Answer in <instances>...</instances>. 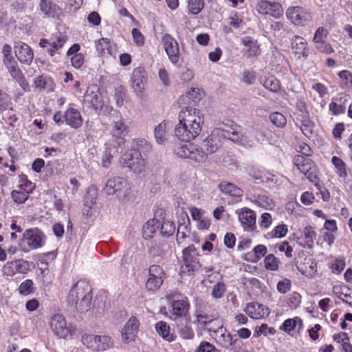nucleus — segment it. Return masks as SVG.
Instances as JSON below:
<instances>
[{
  "instance_id": "f257e3e1",
  "label": "nucleus",
  "mask_w": 352,
  "mask_h": 352,
  "mask_svg": "<svg viewBox=\"0 0 352 352\" xmlns=\"http://www.w3.org/2000/svg\"><path fill=\"white\" fill-rule=\"evenodd\" d=\"M91 298V286L85 281L79 280L71 287L67 303L72 309L81 313L89 309Z\"/></svg>"
},
{
  "instance_id": "f03ea898",
  "label": "nucleus",
  "mask_w": 352,
  "mask_h": 352,
  "mask_svg": "<svg viewBox=\"0 0 352 352\" xmlns=\"http://www.w3.org/2000/svg\"><path fill=\"white\" fill-rule=\"evenodd\" d=\"M175 152L181 158H188L198 163H203L208 158V154L201 147L190 142L179 143L175 148Z\"/></svg>"
},
{
  "instance_id": "7ed1b4c3",
  "label": "nucleus",
  "mask_w": 352,
  "mask_h": 352,
  "mask_svg": "<svg viewBox=\"0 0 352 352\" xmlns=\"http://www.w3.org/2000/svg\"><path fill=\"white\" fill-rule=\"evenodd\" d=\"M122 166L127 167L134 173H140L145 168V160L138 151L130 150L125 153L121 160Z\"/></svg>"
},
{
  "instance_id": "20e7f679",
  "label": "nucleus",
  "mask_w": 352,
  "mask_h": 352,
  "mask_svg": "<svg viewBox=\"0 0 352 352\" xmlns=\"http://www.w3.org/2000/svg\"><path fill=\"white\" fill-rule=\"evenodd\" d=\"M207 331L214 338L216 342L223 348L231 349L232 346L238 341L237 339H234L233 336L223 327V324H220L219 322L216 327H208Z\"/></svg>"
},
{
  "instance_id": "39448f33",
  "label": "nucleus",
  "mask_w": 352,
  "mask_h": 352,
  "mask_svg": "<svg viewBox=\"0 0 352 352\" xmlns=\"http://www.w3.org/2000/svg\"><path fill=\"white\" fill-rule=\"evenodd\" d=\"M287 19L296 26H305L312 21L311 13L300 6L289 8L286 11Z\"/></svg>"
},
{
  "instance_id": "423d86ee",
  "label": "nucleus",
  "mask_w": 352,
  "mask_h": 352,
  "mask_svg": "<svg viewBox=\"0 0 352 352\" xmlns=\"http://www.w3.org/2000/svg\"><path fill=\"white\" fill-rule=\"evenodd\" d=\"M108 195H116L119 199H124L127 195V182L120 177H115L109 179L103 189Z\"/></svg>"
},
{
  "instance_id": "0eeeda50",
  "label": "nucleus",
  "mask_w": 352,
  "mask_h": 352,
  "mask_svg": "<svg viewBox=\"0 0 352 352\" xmlns=\"http://www.w3.org/2000/svg\"><path fill=\"white\" fill-rule=\"evenodd\" d=\"M179 122L192 124L194 128L202 126L204 124L203 115L199 110L192 107H186L183 108L178 115Z\"/></svg>"
},
{
  "instance_id": "6e6552de",
  "label": "nucleus",
  "mask_w": 352,
  "mask_h": 352,
  "mask_svg": "<svg viewBox=\"0 0 352 352\" xmlns=\"http://www.w3.org/2000/svg\"><path fill=\"white\" fill-rule=\"evenodd\" d=\"M298 170L311 182L318 177V170L314 162L309 157L298 155L296 158Z\"/></svg>"
},
{
  "instance_id": "1a4fd4ad",
  "label": "nucleus",
  "mask_w": 352,
  "mask_h": 352,
  "mask_svg": "<svg viewBox=\"0 0 352 352\" xmlns=\"http://www.w3.org/2000/svg\"><path fill=\"white\" fill-rule=\"evenodd\" d=\"M201 267L199 262L198 254L194 246H189L183 250V272L186 270L191 273L198 270Z\"/></svg>"
},
{
  "instance_id": "9d476101",
  "label": "nucleus",
  "mask_w": 352,
  "mask_h": 352,
  "mask_svg": "<svg viewBox=\"0 0 352 352\" xmlns=\"http://www.w3.org/2000/svg\"><path fill=\"white\" fill-rule=\"evenodd\" d=\"M84 103L96 111H100L103 107L102 96L96 86L89 87L84 95Z\"/></svg>"
},
{
  "instance_id": "9b49d317",
  "label": "nucleus",
  "mask_w": 352,
  "mask_h": 352,
  "mask_svg": "<svg viewBox=\"0 0 352 352\" xmlns=\"http://www.w3.org/2000/svg\"><path fill=\"white\" fill-rule=\"evenodd\" d=\"M192 124L186 123H178L175 127V135L182 142H190L199 135L201 131V126L193 129Z\"/></svg>"
},
{
  "instance_id": "f8f14e48",
  "label": "nucleus",
  "mask_w": 352,
  "mask_h": 352,
  "mask_svg": "<svg viewBox=\"0 0 352 352\" xmlns=\"http://www.w3.org/2000/svg\"><path fill=\"white\" fill-rule=\"evenodd\" d=\"M189 308L190 305L186 298L174 300L171 302L170 318L174 320L180 319L181 321H187L189 318L187 317Z\"/></svg>"
},
{
  "instance_id": "ddd939ff",
  "label": "nucleus",
  "mask_w": 352,
  "mask_h": 352,
  "mask_svg": "<svg viewBox=\"0 0 352 352\" xmlns=\"http://www.w3.org/2000/svg\"><path fill=\"white\" fill-rule=\"evenodd\" d=\"M162 42L169 60L173 64L179 61V45L177 41L170 34H166L162 36Z\"/></svg>"
},
{
  "instance_id": "4468645a",
  "label": "nucleus",
  "mask_w": 352,
  "mask_h": 352,
  "mask_svg": "<svg viewBox=\"0 0 352 352\" xmlns=\"http://www.w3.org/2000/svg\"><path fill=\"white\" fill-rule=\"evenodd\" d=\"M221 133V128L215 129L210 135L204 141L203 147L205 148L208 153H214L222 147L223 140Z\"/></svg>"
},
{
  "instance_id": "2eb2a0df",
  "label": "nucleus",
  "mask_w": 352,
  "mask_h": 352,
  "mask_svg": "<svg viewBox=\"0 0 352 352\" xmlns=\"http://www.w3.org/2000/svg\"><path fill=\"white\" fill-rule=\"evenodd\" d=\"M23 243L28 245L27 249L24 248L25 252L41 248L43 245L41 232L36 228L25 230L23 233Z\"/></svg>"
},
{
  "instance_id": "dca6fc26",
  "label": "nucleus",
  "mask_w": 352,
  "mask_h": 352,
  "mask_svg": "<svg viewBox=\"0 0 352 352\" xmlns=\"http://www.w3.org/2000/svg\"><path fill=\"white\" fill-rule=\"evenodd\" d=\"M256 10L261 14H270L276 19H279L283 14L282 6L276 2L261 1L256 6Z\"/></svg>"
},
{
  "instance_id": "f3484780",
  "label": "nucleus",
  "mask_w": 352,
  "mask_h": 352,
  "mask_svg": "<svg viewBox=\"0 0 352 352\" xmlns=\"http://www.w3.org/2000/svg\"><path fill=\"white\" fill-rule=\"evenodd\" d=\"M14 50L19 61L22 64L30 65L34 58V53L31 47L25 43L16 41Z\"/></svg>"
},
{
  "instance_id": "a211bd4d",
  "label": "nucleus",
  "mask_w": 352,
  "mask_h": 352,
  "mask_svg": "<svg viewBox=\"0 0 352 352\" xmlns=\"http://www.w3.org/2000/svg\"><path fill=\"white\" fill-rule=\"evenodd\" d=\"M51 328L58 337L66 338L71 336V331L67 325L65 318L60 314H56L51 318Z\"/></svg>"
},
{
  "instance_id": "6ab92c4d",
  "label": "nucleus",
  "mask_w": 352,
  "mask_h": 352,
  "mask_svg": "<svg viewBox=\"0 0 352 352\" xmlns=\"http://www.w3.org/2000/svg\"><path fill=\"white\" fill-rule=\"evenodd\" d=\"M140 327L139 320L136 317H131L124 326L121 334L122 341L125 343L133 341L137 336Z\"/></svg>"
},
{
  "instance_id": "aec40b11",
  "label": "nucleus",
  "mask_w": 352,
  "mask_h": 352,
  "mask_svg": "<svg viewBox=\"0 0 352 352\" xmlns=\"http://www.w3.org/2000/svg\"><path fill=\"white\" fill-rule=\"evenodd\" d=\"M239 220L243 229L247 231H252L256 226V215L253 210L248 208H243L236 211Z\"/></svg>"
},
{
  "instance_id": "412c9836",
  "label": "nucleus",
  "mask_w": 352,
  "mask_h": 352,
  "mask_svg": "<svg viewBox=\"0 0 352 352\" xmlns=\"http://www.w3.org/2000/svg\"><path fill=\"white\" fill-rule=\"evenodd\" d=\"M132 87L138 95L142 94L146 82V72L144 68L139 67L133 69L132 73Z\"/></svg>"
},
{
  "instance_id": "4be33fe9",
  "label": "nucleus",
  "mask_w": 352,
  "mask_h": 352,
  "mask_svg": "<svg viewBox=\"0 0 352 352\" xmlns=\"http://www.w3.org/2000/svg\"><path fill=\"white\" fill-rule=\"evenodd\" d=\"M128 131V126L122 118L113 122L111 133L116 138L118 146H121L124 143V137L127 135Z\"/></svg>"
},
{
  "instance_id": "5701e85b",
  "label": "nucleus",
  "mask_w": 352,
  "mask_h": 352,
  "mask_svg": "<svg viewBox=\"0 0 352 352\" xmlns=\"http://www.w3.org/2000/svg\"><path fill=\"white\" fill-rule=\"evenodd\" d=\"M245 313L253 319H259L269 316L270 311L266 306L255 303H248L245 309Z\"/></svg>"
},
{
  "instance_id": "b1692460",
  "label": "nucleus",
  "mask_w": 352,
  "mask_h": 352,
  "mask_svg": "<svg viewBox=\"0 0 352 352\" xmlns=\"http://www.w3.org/2000/svg\"><path fill=\"white\" fill-rule=\"evenodd\" d=\"M64 118L66 124L74 129L80 128L83 122L80 111L71 106L65 112Z\"/></svg>"
},
{
  "instance_id": "393cba45",
  "label": "nucleus",
  "mask_w": 352,
  "mask_h": 352,
  "mask_svg": "<svg viewBox=\"0 0 352 352\" xmlns=\"http://www.w3.org/2000/svg\"><path fill=\"white\" fill-rule=\"evenodd\" d=\"M223 140L228 139L236 144L245 145L247 143L246 137L239 131L234 128L229 129H221Z\"/></svg>"
},
{
  "instance_id": "a878e982",
  "label": "nucleus",
  "mask_w": 352,
  "mask_h": 352,
  "mask_svg": "<svg viewBox=\"0 0 352 352\" xmlns=\"http://www.w3.org/2000/svg\"><path fill=\"white\" fill-rule=\"evenodd\" d=\"M316 236V233L314 228L308 226L304 228L302 235L298 237L297 243L304 248H311Z\"/></svg>"
},
{
  "instance_id": "bb28decb",
  "label": "nucleus",
  "mask_w": 352,
  "mask_h": 352,
  "mask_svg": "<svg viewBox=\"0 0 352 352\" xmlns=\"http://www.w3.org/2000/svg\"><path fill=\"white\" fill-rule=\"evenodd\" d=\"M241 43L245 47V51L248 57L256 56L260 54L261 49L256 40L250 36H244L241 40Z\"/></svg>"
},
{
  "instance_id": "cd10ccee",
  "label": "nucleus",
  "mask_w": 352,
  "mask_h": 352,
  "mask_svg": "<svg viewBox=\"0 0 352 352\" xmlns=\"http://www.w3.org/2000/svg\"><path fill=\"white\" fill-rule=\"evenodd\" d=\"M291 45L293 52L298 55L307 58V42L305 39L300 36H294L291 40Z\"/></svg>"
},
{
  "instance_id": "c85d7f7f",
  "label": "nucleus",
  "mask_w": 352,
  "mask_h": 352,
  "mask_svg": "<svg viewBox=\"0 0 352 352\" xmlns=\"http://www.w3.org/2000/svg\"><path fill=\"white\" fill-rule=\"evenodd\" d=\"M195 316L196 320L195 323L197 324V327L206 330L208 327H214L211 326L213 323L218 322L217 320L213 316L208 315L201 311H197Z\"/></svg>"
},
{
  "instance_id": "c756f323",
  "label": "nucleus",
  "mask_w": 352,
  "mask_h": 352,
  "mask_svg": "<svg viewBox=\"0 0 352 352\" xmlns=\"http://www.w3.org/2000/svg\"><path fill=\"white\" fill-rule=\"evenodd\" d=\"M34 85L39 91H46L47 92L53 91L56 87L51 77L43 75L35 78Z\"/></svg>"
},
{
  "instance_id": "7c9ffc66",
  "label": "nucleus",
  "mask_w": 352,
  "mask_h": 352,
  "mask_svg": "<svg viewBox=\"0 0 352 352\" xmlns=\"http://www.w3.org/2000/svg\"><path fill=\"white\" fill-rule=\"evenodd\" d=\"M65 43L64 37H58L56 41H49L45 38L41 39L39 45L41 47H47V52L51 56H53L54 52L60 49Z\"/></svg>"
},
{
  "instance_id": "2f4dec72",
  "label": "nucleus",
  "mask_w": 352,
  "mask_h": 352,
  "mask_svg": "<svg viewBox=\"0 0 352 352\" xmlns=\"http://www.w3.org/2000/svg\"><path fill=\"white\" fill-rule=\"evenodd\" d=\"M219 189L224 194L240 197L243 195V190L231 182H221L219 184Z\"/></svg>"
},
{
  "instance_id": "473e14b6",
  "label": "nucleus",
  "mask_w": 352,
  "mask_h": 352,
  "mask_svg": "<svg viewBox=\"0 0 352 352\" xmlns=\"http://www.w3.org/2000/svg\"><path fill=\"white\" fill-rule=\"evenodd\" d=\"M157 333L165 340L171 342L175 340V336L170 333V327L164 321H160L155 324Z\"/></svg>"
},
{
  "instance_id": "72a5a7b5",
  "label": "nucleus",
  "mask_w": 352,
  "mask_h": 352,
  "mask_svg": "<svg viewBox=\"0 0 352 352\" xmlns=\"http://www.w3.org/2000/svg\"><path fill=\"white\" fill-rule=\"evenodd\" d=\"M160 226V223L157 220L154 219L148 220L142 228L143 237L146 239L152 238Z\"/></svg>"
},
{
  "instance_id": "f704fd0d",
  "label": "nucleus",
  "mask_w": 352,
  "mask_h": 352,
  "mask_svg": "<svg viewBox=\"0 0 352 352\" xmlns=\"http://www.w3.org/2000/svg\"><path fill=\"white\" fill-rule=\"evenodd\" d=\"M168 250V246L166 243H155L150 248L149 253L153 258L160 260L166 255Z\"/></svg>"
},
{
  "instance_id": "c9c22d12",
  "label": "nucleus",
  "mask_w": 352,
  "mask_h": 352,
  "mask_svg": "<svg viewBox=\"0 0 352 352\" xmlns=\"http://www.w3.org/2000/svg\"><path fill=\"white\" fill-rule=\"evenodd\" d=\"M177 329L179 336L184 340H191L195 336L194 331L190 322V318L185 321V324H182L180 326L177 324Z\"/></svg>"
},
{
  "instance_id": "e433bc0d",
  "label": "nucleus",
  "mask_w": 352,
  "mask_h": 352,
  "mask_svg": "<svg viewBox=\"0 0 352 352\" xmlns=\"http://www.w3.org/2000/svg\"><path fill=\"white\" fill-rule=\"evenodd\" d=\"M41 10L46 15H54L60 10V8L51 0H41Z\"/></svg>"
},
{
  "instance_id": "4c0bfd02",
  "label": "nucleus",
  "mask_w": 352,
  "mask_h": 352,
  "mask_svg": "<svg viewBox=\"0 0 352 352\" xmlns=\"http://www.w3.org/2000/svg\"><path fill=\"white\" fill-rule=\"evenodd\" d=\"M3 64L13 79L19 78V76L23 74L15 59L7 60L3 62Z\"/></svg>"
},
{
  "instance_id": "58836bf2",
  "label": "nucleus",
  "mask_w": 352,
  "mask_h": 352,
  "mask_svg": "<svg viewBox=\"0 0 352 352\" xmlns=\"http://www.w3.org/2000/svg\"><path fill=\"white\" fill-rule=\"evenodd\" d=\"M167 123L164 121L160 123L155 129V138L158 144H162L167 140Z\"/></svg>"
},
{
  "instance_id": "ea45409f",
  "label": "nucleus",
  "mask_w": 352,
  "mask_h": 352,
  "mask_svg": "<svg viewBox=\"0 0 352 352\" xmlns=\"http://www.w3.org/2000/svg\"><path fill=\"white\" fill-rule=\"evenodd\" d=\"M98 351H104L113 346V340L108 336H98Z\"/></svg>"
},
{
  "instance_id": "a19ab883",
  "label": "nucleus",
  "mask_w": 352,
  "mask_h": 352,
  "mask_svg": "<svg viewBox=\"0 0 352 352\" xmlns=\"http://www.w3.org/2000/svg\"><path fill=\"white\" fill-rule=\"evenodd\" d=\"M298 324H300V325L302 324V320L298 317L287 319L280 327V330L289 333L292 330L294 329Z\"/></svg>"
},
{
  "instance_id": "79ce46f5",
  "label": "nucleus",
  "mask_w": 352,
  "mask_h": 352,
  "mask_svg": "<svg viewBox=\"0 0 352 352\" xmlns=\"http://www.w3.org/2000/svg\"><path fill=\"white\" fill-rule=\"evenodd\" d=\"M131 150L138 151L141 154L142 153H146L151 150V146L145 139H136L133 141Z\"/></svg>"
},
{
  "instance_id": "37998d69",
  "label": "nucleus",
  "mask_w": 352,
  "mask_h": 352,
  "mask_svg": "<svg viewBox=\"0 0 352 352\" xmlns=\"http://www.w3.org/2000/svg\"><path fill=\"white\" fill-rule=\"evenodd\" d=\"M254 201L256 205L265 209H272L274 206L273 200L265 195H258Z\"/></svg>"
},
{
  "instance_id": "c03bdc74",
  "label": "nucleus",
  "mask_w": 352,
  "mask_h": 352,
  "mask_svg": "<svg viewBox=\"0 0 352 352\" xmlns=\"http://www.w3.org/2000/svg\"><path fill=\"white\" fill-rule=\"evenodd\" d=\"M331 162L336 167L339 177H345L347 175L346 164L340 158L334 156L331 159Z\"/></svg>"
},
{
  "instance_id": "a18cd8bd",
  "label": "nucleus",
  "mask_w": 352,
  "mask_h": 352,
  "mask_svg": "<svg viewBox=\"0 0 352 352\" xmlns=\"http://www.w3.org/2000/svg\"><path fill=\"white\" fill-rule=\"evenodd\" d=\"M204 0H188V11L192 14H197L204 9Z\"/></svg>"
},
{
  "instance_id": "49530a36",
  "label": "nucleus",
  "mask_w": 352,
  "mask_h": 352,
  "mask_svg": "<svg viewBox=\"0 0 352 352\" xmlns=\"http://www.w3.org/2000/svg\"><path fill=\"white\" fill-rule=\"evenodd\" d=\"M97 339L98 336L91 334L83 336L81 340L82 344L87 346V348L98 351Z\"/></svg>"
},
{
  "instance_id": "de8ad7c7",
  "label": "nucleus",
  "mask_w": 352,
  "mask_h": 352,
  "mask_svg": "<svg viewBox=\"0 0 352 352\" xmlns=\"http://www.w3.org/2000/svg\"><path fill=\"white\" fill-rule=\"evenodd\" d=\"M160 227V233L164 236H170L175 232V225L172 221H165Z\"/></svg>"
},
{
  "instance_id": "09e8293b",
  "label": "nucleus",
  "mask_w": 352,
  "mask_h": 352,
  "mask_svg": "<svg viewBox=\"0 0 352 352\" xmlns=\"http://www.w3.org/2000/svg\"><path fill=\"white\" fill-rule=\"evenodd\" d=\"M263 86L272 92H277L280 89L279 80L272 76L264 81Z\"/></svg>"
},
{
  "instance_id": "8fccbe9b",
  "label": "nucleus",
  "mask_w": 352,
  "mask_h": 352,
  "mask_svg": "<svg viewBox=\"0 0 352 352\" xmlns=\"http://www.w3.org/2000/svg\"><path fill=\"white\" fill-rule=\"evenodd\" d=\"M272 122L277 127L282 128L286 125L287 119L285 116L279 112H274L270 115Z\"/></svg>"
},
{
  "instance_id": "3c124183",
  "label": "nucleus",
  "mask_w": 352,
  "mask_h": 352,
  "mask_svg": "<svg viewBox=\"0 0 352 352\" xmlns=\"http://www.w3.org/2000/svg\"><path fill=\"white\" fill-rule=\"evenodd\" d=\"M148 275L155 279H162V280L165 278L164 271L158 265H153L149 267Z\"/></svg>"
},
{
  "instance_id": "603ef678",
  "label": "nucleus",
  "mask_w": 352,
  "mask_h": 352,
  "mask_svg": "<svg viewBox=\"0 0 352 352\" xmlns=\"http://www.w3.org/2000/svg\"><path fill=\"white\" fill-rule=\"evenodd\" d=\"M265 267L266 269L276 271L278 268L279 261L273 254L267 256L264 261Z\"/></svg>"
},
{
  "instance_id": "864d4df0",
  "label": "nucleus",
  "mask_w": 352,
  "mask_h": 352,
  "mask_svg": "<svg viewBox=\"0 0 352 352\" xmlns=\"http://www.w3.org/2000/svg\"><path fill=\"white\" fill-rule=\"evenodd\" d=\"M261 182L263 184H266L267 187L270 189H276L277 188V179L274 175H267L261 176L260 178Z\"/></svg>"
},
{
  "instance_id": "5fc2aeb1",
  "label": "nucleus",
  "mask_w": 352,
  "mask_h": 352,
  "mask_svg": "<svg viewBox=\"0 0 352 352\" xmlns=\"http://www.w3.org/2000/svg\"><path fill=\"white\" fill-rule=\"evenodd\" d=\"M163 281L162 279H155V278L149 276L146 283V288L150 291H155L161 287Z\"/></svg>"
},
{
  "instance_id": "6e6d98bb",
  "label": "nucleus",
  "mask_w": 352,
  "mask_h": 352,
  "mask_svg": "<svg viewBox=\"0 0 352 352\" xmlns=\"http://www.w3.org/2000/svg\"><path fill=\"white\" fill-rule=\"evenodd\" d=\"M301 302V296L297 292H293L289 296L287 304L292 309L297 308Z\"/></svg>"
},
{
  "instance_id": "4d7b16f0",
  "label": "nucleus",
  "mask_w": 352,
  "mask_h": 352,
  "mask_svg": "<svg viewBox=\"0 0 352 352\" xmlns=\"http://www.w3.org/2000/svg\"><path fill=\"white\" fill-rule=\"evenodd\" d=\"M203 91L198 88H191L187 93L186 97L192 100V102L196 103L199 101L202 97Z\"/></svg>"
},
{
  "instance_id": "13d9d810",
  "label": "nucleus",
  "mask_w": 352,
  "mask_h": 352,
  "mask_svg": "<svg viewBox=\"0 0 352 352\" xmlns=\"http://www.w3.org/2000/svg\"><path fill=\"white\" fill-rule=\"evenodd\" d=\"M226 292V286L223 283L218 282L213 287L212 295L216 298H221Z\"/></svg>"
},
{
  "instance_id": "bf43d9fd",
  "label": "nucleus",
  "mask_w": 352,
  "mask_h": 352,
  "mask_svg": "<svg viewBox=\"0 0 352 352\" xmlns=\"http://www.w3.org/2000/svg\"><path fill=\"white\" fill-rule=\"evenodd\" d=\"M196 352H220V351L211 343L203 341L200 343Z\"/></svg>"
},
{
  "instance_id": "052dcab7",
  "label": "nucleus",
  "mask_w": 352,
  "mask_h": 352,
  "mask_svg": "<svg viewBox=\"0 0 352 352\" xmlns=\"http://www.w3.org/2000/svg\"><path fill=\"white\" fill-rule=\"evenodd\" d=\"M288 232L287 226L285 224L278 225L274 228L272 232V237L282 238L285 236Z\"/></svg>"
},
{
  "instance_id": "680f3d73",
  "label": "nucleus",
  "mask_w": 352,
  "mask_h": 352,
  "mask_svg": "<svg viewBox=\"0 0 352 352\" xmlns=\"http://www.w3.org/2000/svg\"><path fill=\"white\" fill-rule=\"evenodd\" d=\"M15 266L17 273L25 274L30 270V263L23 259H18L15 261Z\"/></svg>"
},
{
  "instance_id": "e2e57ef3",
  "label": "nucleus",
  "mask_w": 352,
  "mask_h": 352,
  "mask_svg": "<svg viewBox=\"0 0 352 352\" xmlns=\"http://www.w3.org/2000/svg\"><path fill=\"white\" fill-rule=\"evenodd\" d=\"M11 197L14 202L17 204L24 203L28 198L27 192L13 190L11 193Z\"/></svg>"
},
{
  "instance_id": "0e129e2a",
  "label": "nucleus",
  "mask_w": 352,
  "mask_h": 352,
  "mask_svg": "<svg viewBox=\"0 0 352 352\" xmlns=\"http://www.w3.org/2000/svg\"><path fill=\"white\" fill-rule=\"evenodd\" d=\"M33 282L30 279H27L23 281L19 286V290L20 294L23 295L29 294L32 292Z\"/></svg>"
},
{
  "instance_id": "69168bd1",
  "label": "nucleus",
  "mask_w": 352,
  "mask_h": 352,
  "mask_svg": "<svg viewBox=\"0 0 352 352\" xmlns=\"http://www.w3.org/2000/svg\"><path fill=\"white\" fill-rule=\"evenodd\" d=\"M292 283L290 280L285 278L277 284V290L281 294H285L291 289Z\"/></svg>"
},
{
  "instance_id": "338daca9",
  "label": "nucleus",
  "mask_w": 352,
  "mask_h": 352,
  "mask_svg": "<svg viewBox=\"0 0 352 352\" xmlns=\"http://www.w3.org/2000/svg\"><path fill=\"white\" fill-rule=\"evenodd\" d=\"M15 261L8 262L3 267L4 274L12 276L17 273Z\"/></svg>"
},
{
  "instance_id": "774afa93",
  "label": "nucleus",
  "mask_w": 352,
  "mask_h": 352,
  "mask_svg": "<svg viewBox=\"0 0 352 352\" xmlns=\"http://www.w3.org/2000/svg\"><path fill=\"white\" fill-rule=\"evenodd\" d=\"M267 253V248L263 245H258L254 248V261L260 260Z\"/></svg>"
}]
</instances>
